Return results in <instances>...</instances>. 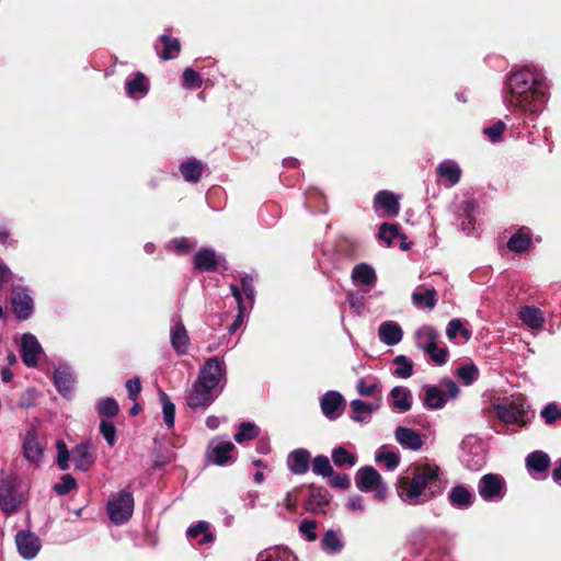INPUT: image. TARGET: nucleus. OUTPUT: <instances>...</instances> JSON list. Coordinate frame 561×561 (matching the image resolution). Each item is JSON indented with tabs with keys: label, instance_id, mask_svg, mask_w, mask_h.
Here are the masks:
<instances>
[{
	"label": "nucleus",
	"instance_id": "59",
	"mask_svg": "<svg viewBox=\"0 0 561 561\" xmlns=\"http://www.w3.org/2000/svg\"><path fill=\"white\" fill-rule=\"evenodd\" d=\"M504 129L505 124L503 122H497L493 126L484 128L483 131L491 141H497L501 138Z\"/></svg>",
	"mask_w": 561,
	"mask_h": 561
},
{
	"label": "nucleus",
	"instance_id": "19",
	"mask_svg": "<svg viewBox=\"0 0 561 561\" xmlns=\"http://www.w3.org/2000/svg\"><path fill=\"white\" fill-rule=\"evenodd\" d=\"M391 408L397 412L404 413L412 408V394L407 387L397 386L390 391Z\"/></svg>",
	"mask_w": 561,
	"mask_h": 561
},
{
	"label": "nucleus",
	"instance_id": "47",
	"mask_svg": "<svg viewBox=\"0 0 561 561\" xmlns=\"http://www.w3.org/2000/svg\"><path fill=\"white\" fill-rule=\"evenodd\" d=\"M160 39L164 45L161 58L164 60L175 58L180 53V42L169 35H162Z\"/></svg>",
	"mask_w": 561,
	"mask_h": 561
},
{
	"label": "nucleus",
	"instance_id": "10",
	"mask_svg": "<svg viewBox=\"0 0 561 561\" xmlns=\"http://www.w3.org/2000/svg\"><path fill=\"white\" fill-rule=\"evenodd\" d=\"M15 542L19 553L24 559H33L41 549V541L28 528L20 530L15 536Z\"/></svg>",
	"mask_w": 561,
	"mask_h": 561
},
{
	"label": "nucleus",
	"instance_id": "56",
	"mask_svg": "<svg viewBox=\"0 0 561 561\" xmlns=\"http://www.w3.org/2000/svg\"><path fill=\"white\" fill-rule=\"evenodd\" d=\"M100 432L110 446L116 442V427L112 422L103 420L100 424Z\"/></svg>",
	"mask_w": 561,
	"mask_h": 561
},
{
	"label": "nucleus",
	"instance_id": "30",
	"mask_svg": "<svg viewBox=\"0 0 561 561\" xmlns=\"http://www.w3.org/2000/svg\"><path fill=\"white\" fill-rule=\"evenodd\" d=\"M256 561H297V558L287 548L275 547L261 551Z\"/></svg>",
	"mask_w": 561,
	"mask_h": 561
},
{
	"label": "nucleus",
	"instance_id": "49",
	"mask_svg": "<svg viewBox=\"0 0 561 561\" xmlns=\"http://www.w3.org/2000/svg\"><path fill=\"white\" fill-rule=\"evenodd\" d=\"M312 471L314 474L321 477H331L333 473V468L330 463V460L327 456H317L312 460Z\"/></svg>",
	"mask_w": 561,
	"mask_h": 561
},
{
	"label": "nucleus",
	"instance_id": "63",
	"mask_svg": "<svg viewBox=\"0 0 561 561\" xmlns=\"http://www.w3.org/2000/svg\"><path fill=\"white\" fill-rule=\"evenodd\" d=\"M241 283H242V291L243 294L249 298V299H253V296H254V288H253V285H252V278L249 277V276H244L242 279H241Z\"/></svg>",
	"mask_w": 561,
	"mask_h": 561
},
{
	"label": "nucleus",
	"instance_id": "46",
	"mask_svg": "<svg viewBox=\"0 0 561 561\" xmlns=\"http://www.w3.org/2000/svg\"><path fill=\"white\" fill-rule=\"evenodd\" d=\"M159 398L162 403L164 423L168 427H172L174 425L175 407L165 392L160 391Z\"/></svg>",
	"mask_w": 561,
	"mask_h": 561
},
{
	"label": "nucleus",
	"instance_id": "48",
	"mask_svg": "<svg viewBox=\"0 0 561 561\" xmlns=\"http://www.w3.org/2000/svg\"><path fill=\"white\" fill-rule=\"evenodd\" d=\"M259 430L254 423L243 422L239 425V431L234 435V440L239 444L255 438Z\"/></svg>",
	"mask_w": 561,
	"mask_h": 561
},
{
	"label": "nucleus",
	"instance_id": "43",
	"mask_svg": "<svg viewBox=\"0 0 561 561\" xmlns=\"http://www.w3.org/2000/svg\"><path fill=\"white\" fill-rule=\"evenodd\" d=\"M456 375L465 385L469 386L477 380L479 376V369L474 364L468 363L461 365L457 369Z\"/></svg>",
	"mask_w": 561,
	"mask_h": 561
},
{
	"label": "nucleus",
	"instance_id": "41",
	"mask_svg": "<svg viewBox=\"0 0 561 561\" xmlns=\"http://www.w3.org/2000/svg\"><path fill=\"white\" fill-rule=\"evenodd\" d=\"M332 460L337 467H353L357 461V457L347 451L344 447H337L332 450Z\"/></svg>",
	"mask_w": 561,
	"mask_h": 561
},
{
	"label": "nucleus",
	"instance_id": "33",
	"mask_svg": "<svg viewBox=\"0 0 561 561\" xmlns=\"http://www.w3.org/2000/svg\"><path fill=\"white\" fill-rule=\"evenodd\" d=\"M550 465V459L542 451H534L526 458V466L530 472H545Z\"/></svg>",
	"mask_w": 561,
	"mask_h": 561
},
{
	"label": "nucleus",
	"instance_id": "64",
	"mask_svg": "<svg viewBox=\"0 0 561 561\" xmlns=\"http://www.w3.org/2000/svg\"><path fill=\"white\" fill-rule=\"evenodd\" d=\"M347 506L352 510H363V499L359 495L350 497Z\"/></svg>",
	"mask_w": 561,
	"mask_h": 561
},
{
	"label": "nucleus",
	"instance_id": "36",
	"mask_svg": "<svg viewBox=\"0 0 561 561\" xmlns=\"http://www.w3.org/2000/svg\"><path fill=\"white\" fill-rule=\"evenodd\" d=\"M377 462L383 463L388 470H394L400 462V455L393 450L388 449L387 446H382L375 456Z\"/></svg>",
	"mask_w": 561,
	"mask_h": 561
},
{
	"label": "nucleus",
	"instance_id": "17",
	"mask_svg": "<svg viewBox=\"0 0 561 561\" xmlns=\"http://www.w3.org/2000/svg\"><path fill=\"white\" fill-rule=\"evenodd\" d=\"M22 503V496L9 485L0 488V511L5 515L15 513Z\"/></svg>",
	"mask_w": 561,
	"mask_h": 561
},
{
	"label": "nucleus",
	"instance_id": "18",
	"mask_svg": "<svg viewBox=\"0 0 561 561\" xmlns=\"http://www.w3.org/2000/svg\"><path fill=\"white\" fill-rule=\"evenodd\" d=\"M396 440L404 448L419 450L423 446L421 435L412 428L398 426L394 432Z\"/></svg>",
	"mask_w": 561,
	"mask_h": 561
},
{
	"label": "nucleus",
	"instance_id": "62",
	"mask_svg": "<svg viewBox=\"0 0 561 561\" xmlns=\"http://www.w3.org/2000/svg\"><path fill=\"white\" fill-rule=\"evenodd\" d=\"M230 290H231V294L233 295V297L237 300L238 309H239V319H241L242 318V312H244V309H245V307L243 306V301H242L241 290L236 285H231L230 286Z\"/></svg>",
	"mask_w": 561,
	"mask_h": 561
},
{
	"label": "nucleus",
	"instance_id": "51",
	"mask_svg": "<svg viewBox=\"0 0 561 561\" xmlns=\"http://www.w3.org/2000/svg\"><path fill=\"white\" fill-rule=\"evenodd\" d=\"M98 411L101 415L113 417L118 413V404L112 398H105L99 401Z\"/></svg>",
	"mask_w": 561,
	"mask_h": 561
},
{
	"label": "nucleus",
	"instance_id": "8",
	"mask_svg": "<svg viewBox=\"0 0 561 561\" xmlns=\"http://www.w3.org/2000/svg\"><path fill=\"white\" fill-rule=\"evenodd\" d=\"M226 366L224 360H219L216 357L208 358L205 364L201 367L198 380L213 389H217L220 380L225 377Z\"/></svg>",
	"mask_w": 561,
	"mask_h": 561
},
{
	"label": "nucleus",
	"instance_id": "1",
	"mask_svg": "<svg viewBox=\"0 0 561 561\" xmlns=\"http://www.w3.org/2000/svg\"><path fill=\"white\" fill-rule=\"evenodd\" d=\"M442 476L440 468L434 462L415 463L398 478V496L410 505L426 503L443 493Z\"/></svg>",
	"mask_w": 561,
	"mask_h": 561
},
{
	"label": "nucleus",
	"instance_id": "22",
	"mask_svg": "<svg viewBox=\"0 0 561 561\" xmlns=\"http://www.w3.org/2000/svg\"><path fill=\"white\" fill-rule=\"evenodd\" d=\"M310 453L306 449H296L288 456L287 465L294 474H304L309 469Z\"/></svg>",
	"mask_w": 561,
	"mask_h": 561
},
{
	"label": "nucleus",
	"instance_id": "37",
	"mask_svg": "<svg viewBox=\"0 0 561 561\" xmlns=\"http://www.w3.org/2000/svg\"><path fill=\"white\" fill-rule=\"evenodd\" d=\"M412 301L416 307L433 309L437 301V293L434 288H428L424 293L414 291Z\"/></svg>",
	"mask_w": 561,
	"mask_h": 561
},
{
	"label": "nucleus",
	"instance_id": "39",
	"mask_svg": "<svg viewBox=\"0 0 561 561\" xmlns=\"http://www.w3.org/2000/svg\"><path fill=\"white\" fill-rule=\"evenodd\" d=\"M322 549L328 553H335L343 547V541L337 531L329 529L321 541Z\"/></svg>",
	"mask_w": 561,
	"mask_h": 561
},
{
	"label": "nucleus",
	"instance_id": "55",
	"mask_svg": "<svg viewBox=\"0 0 561 561\" xmlns=\"http://www.w3.org/2000/svg\"><path fill=\"white\" fill-rule=\"evenodd\" d=\"M431 360L436 365H444L448 359V350L446 347L438 346V343L430 348V351H425Z\"/></svg>",
	"mask_w": 561,
	"mask_h": 561
},
{
	"label": "nucleus",
	"instance_id": "5",
	"mask_svg": "<svg viewBox=\"0 0 561 561\" xmlns=\"http://www.w3.org/2000/svg\"><path fill=\"white\" fill-rule=\"evenodd\" d=\"M107 512L115 524L128 522L134 512V497L129 492L121 491L108 499Z\"/></svg>",
	"mask_w": 561,
	"mask_h": 561
},
{
	"label": "nucleus",
	"instance_id": "23",
	"mask_svg": "<svg viewBox=\"0 0 561 561\" xmlns=\"http://www.w3.org/2000/svg\"><path fill=\"white\" fill-rule=\"evenodd\" d=\"M194 266L198 271H215L219 264L216 252L213 249H202L194 255Z\"/></svg>",
	"mask_w": 561,
	"mask_h": 561
},
{
	"label": "nucleus",
	"instance_id": "44",
	"mask_svg": "<svg viewBox=\"0 0 561 561\" xmlns=\"http://www.w3.org/2000/svg\"><path fill=\"white\" fill-rule=\"evenodd\" d=\"M531 243L530 237L524 232H517L511 237L507 247L513 252H524L529 249Z\"/></svg>",
	"mask_w": 561,
	"mask_h": 561
},
{
	"label": "nucleus",
	"instance_id": "40",
	"mask_svg": "<svg viewBox=\"0 0 561 561\" xmlns=\"http://www.w3.org/2000/svg\"><path fill=\"white\" fill-rule=\"evenodd\" d=\"M446 335L449 340H456L458 336H461L462 341L467 342L471 337V332L465 328L461 320L453 319L448 323Z\"/></svg>",
	"mask_w": 561,
	"mask_h": 561
},
{
	"label": "nucleus",
	"instance_id": "11",
	"mask_svg": "<svg viewBox=\"0 0 561 561\" xmlns=\"http://www.w3.org/2000/svg\"><path fill=\"white\" fill-rule=\"evenodd\" d=\"M43 353V348L37 341L36 336L31 333H25L21 337V357L27 367L37 365L38 357Z\"/></svg>",
	"mask_w": 561,
	"mask_h": 561
},
{
	"label": "nucleus",
	"instance_id": "2",
	"mask_svg": "<svg viewBox=\"0 0 561 561\" xmlns=\"http://www.w3.org/2000/svg\"><path fill=\"white\" fill-rule=\"evenodd\" d=\"M507 103L527 113L540 111L547 100L543 76L535 68L525 67L511 75L507 81Z\"/></svg>",
	"mask_w": 561,
	"mask_h": 561
},
{
	"label": "nucleus",
	"instance_id": "50",
	"mask_svg": "<svg viewBox=\"0 0 561 561\" xmlns=\"http://www.w3.org/2000/svg\"><path fill=\"white\" fill-rule=\"evenodd\" d=\"M393 363L398 366L394 375L400 378H409L413 373L412 362L404 355H399L394 358Z\"/></svg>",
	"mask_w": 561,
	"mask_h": 561
},
{
	"label": "nucleus",
	"instance_id": "27",
	"mask_svg": "<svg viewBox=\"0 0 561 561\" xmlns=\"http://www.w3.org/2000/svg\"><path fill=\"white\" fill-rule=\"evenodd\" d=\"M524 324L530 329H541L545 324V317L540 309L533 306H525L519 311Z\"/></svg>",
	"mask_w": 561,
	"mask_h": 561
},
{
	"label": "nucleus",
	"instance_id": "28",
	"mask_svg": "<svg viewBox=\"0 0 561 561\" xmlns=\"http://www.w3.org/2000/svg\"><path fill=\"white\" fill-rule=\"evenodd\" d=\"M148 90V80L141 72H137L133 79L126 81V92L133 99L145 96Z\"/></svg>",
	"mask_w": 561,
	"mask_h": 561
},
{
	"label": "nucleus",
	"instance_id": "52",
	"mask_svg": "<svg viewBox=\"0 0 561 561\" xmlns=\"http://www.w3.org/2000/svg\"><path fill=\"white\" fill-rule=\"evenodd\" d=\"M126 534L130 537H141V539H136V545H151L154 543V533L151 528H136L135 531H126Z\"/></svg>",
	"mask_w": 561,
	"mask_h": 561
},
{
	"label": "nucleus",
	"instance_id": "13",
	"mask_svg": "<svg viewBox=\"0 0 561 561\" xmlns=\"http://www.w3.org/2000/svg\"><path fill=\"white\" fill-rule=\"evenodd\" d=\"M12 308L20 320H26L33 312V299L24 289H13Z\"/></svg>",
	"mask_w": 561,
	"mask_h": 561
},
{
	"label": "nucleus",
	"instance_id": "38",
	"mask_svg": "<svg viewBox=\"0 0 561 561\" xmlns=\"http://www.w3.org/2000/svg\"><path fill=\"white\" fill-rule=\"evenodd\" d=\"M379 387H380V383L375 378H369V379L360 378L357 381L356 390L359 396H363V397H376L377 396L378 399L380 400V394L378 393Z\"/></svg>",
	"mask_w": 561,
	"mask_h": 561
},
{
	"label": "nucleus",
	"instance_id": "29",
	"mask_svg": "<svg viewBox=\"0 0 561 561\" xmlns=\"http://www.w3.org/2000/svg\"><path fill=\"white\" fill-rule=\"evenodd\" d=\"M190 339L181 321L176 322L171 329V344L179 354H184L187 350Z\"/></svg>",
	"mask_w": 561,
	"mask_h": 561
},
{
	"label": "nucleus",
	"instance_id": "61",
	"mask_svg": "<svg viewBox=\"0 0 561 561\" xmlns=\"http://www.w3.org/2000/svg\"><path fill=\"white\" fill-rule=\"evenodd\" d=\"M126 388L128 390V397L130 400H136L137 396L141 390V385L139 378L129 379L126 382Z\"/></svg>",
	"mask_w": 561,
	"mask_h": 561
},
{
	"label": "nucleus",
	"instance_id": "57",
	"mask_svg": "<svg viewBox=\"0 0 561 561\" xmlns=\"http://www.w3.org/2000/svg\"><path fill=\"white\" fill-rule=\"evenodd\" d=\"M183 84L187 89L199 88L202 85L201 76L191 68H186L183 72Z\"/></svg>",
	"mask_w": 561,
	"mask_h": 561
},
{
	"label": "nucleus",
	"instance_id": "14",
	"mask_svg": "<svg viewBox=\"0 0 561 561\" xmlns=\"http://www.w3.org/2000/svg\"><path fill=\"white\" fill-rule=\"evenodd\" d=\"M343 397L336 391H329L321 398L322 413L330 420L337 419L342 413Z\"/></svg>",
	"mask_w": 561,
	"mask_h": 561
},
{
	"label": "nucleus",
	"instance_id": "6",
	"mask_svg": "<svg viewBox=\"0 0 561 561\" xmlns=\"http://www.w3.org/2000/svg\"><path fill=\"white\" fill-rule=\"evenodd\" d=\"M505 479L495 473L482 476L478 482V493L485 502H499L506 494Z\"/></svg>",
	"mask_w": 561,
	"mask_h": 561
},
{
	"label": "nucleus",
	"instance_id": "7",
	"mask_svg": "<svg viewBox=\"0 0 561 561\" xmlns=\"http://www.w3.org/2000/svg\"><path fill=\"white\" fill-rule=\"evenodd\" d=\"M496 414L501 421L507 424L524 425L526 423V404L523 399L516 398L497 404Z\"/></svg>",
	"mask_w": 561,
	"mask_h": 561
},
{
	"label": "nucleus",
	"instance_id": "34",
	"mask_svg": "<svg viewBox=\"0 0 561 561\" xmlns=\"http://www.w3.org/2000/svg\"><path fill=\"white\" fill-rule=\"evenodd\" d=\"M379 405V399L375 403H367L358 399L353 400L351 402V409L353 412L352 419L356 422H363L365 420V415H368L377 410Z\"/></svg>",
	"mask_w": 561,
	"mask_h": 561
},
{
	"label": "nucleus",
	"instance_id": "32",
	"mask_svg": "<svg viewBox=\"0 0 561 561\" xmlns=\"http://www.w3.org/2000/svg\"><path fill=\"white\" fill-rule=\"evenodd\" d=\"M204 165L196 159H188L180 167V171L187 182L199 181L203 173Z\"/></svg>",
	"mask_w": 561,
	"mask_h": 561
},
{
	"label": "nucleus",
	"instance_id": "60",
	"mask_svg": "<svg viewBox=\"0 0 561 561\" xmlns=\"http://www.w3.org/2000/svg\"><path fill=\"white\" fill-rule=\"evenodd\" d=\"M330 484L337 489H347L351 485V481L347 474L339 473L331 476Z\"/></svg>",
	"mask_w": 561,
	"mask_h": 561
},
{
	"label": "nucleus",
	"instance_id": "58",
	"mask_svg": "<svg viewBox=\"0 0 561 561\" xmlns=\"http://www.w3.org/2000/svg\"><path fill=\"white\" fill-rule=\"evenodd\" d=\"M541 416L550 424L561 416V411L554 403H550L541 411Z\"/></svg>",
	"mask_w": 561,
	"mask_h": 561
},
{
	"label": "nucleus",
	"instance_id": "16",
	"mask_svg": "<svg viewBox=\"0 0 561 561\" xmlns=\"http://www.w3.org/2000/svg\"><path fill=\"white\" fill-rule=\"evenodd\" d=\"M447 497L454 507L460 510L470 507L476 499L474 493L462 484L453 486Z\"/></svg>",
	"mask_w": 561,
	"mask_h": 561
},
{
	"label": "nucleus",
	"instance_id": "42",
	"mask_svg": "<svg viewBox=\"0 0 561 561\" xmlns=\"http://www.w3.org/2000/svg\"><path fill=\"white\" fill-rule=\"evenodd\" d=\"M186 538L197 545L208 543L214 540L209 528H187Z\"/></svg>",
	"mask_w": 561,
	"mask_h": 561
},
{
	"label": "nucleus",
	"instance_id": "9",
	"mask_svg": "<svg viewBox=\"0 0 561 561\" xmlns=\"http://www.w3.org/2000/svg\"><path fill=\"white\" fill-rule=\"evenodd\" d=\"M216 390L196 380L186 397V403L191 409H206L216 399Z\"/></svg>",
	"mask_w": 561,
	"mask_h": 561
},
{
	"label": "nucleus",
	"instance_id": "53",
	"mask_svg": "<svg viewBox=\"0 0 561 561\" xmlns=\"http://www.w3.org/2000/svg\"><path fill=\"white\" fill-rule=\"evenodd\" d=\"M56 448H57V465L60 470L65 471L69 468L70 453L67 448L66 443L60 439L57 440Z\"/></svg>",
	"mask_w": 561,
	"mask_h": 561
},
{
	"label": "nucleus",
	"instance_id": "26",
	"mask_svg": "<svg viewBox=\"0 0 561 561\" xmlns=\"http://www.w3.org/2000/svg\"><path fill=\"white\" fill-rule=\"evenodd\" d=\"M352 279L356 286H374L376 283L375 270L367 264H359L353 268Z\"/></svg>",
	"mask_w": 561,
	"mask_h": 561
},
{
	"label": "nucleus",
	"instance_id": "24",
	"mask_svg": "<svg viewBox=\"0 0 561 561\" xmlns=\"http://www.w3.org/2000/svg\"><path fill=\"white\" fill-rule=\"evenodd\" d=\"M415 339L416 346L425 352L438 343L439 334L434 328L425 325L416 331Z\"/></svg>",
	"mask_w": 561,
	"mask_h": 561
},
{
	"label": "nucleus",
	"instance_id": "21",
	"mask_svg": "<svg viewBox=\"0 0 561 561\" xmlns=\"http://www.w3.org/2000/svg\"><path fill=\"white\" fill-rule=\"evenodd\" d=\"M72 461L79 470L87 471L94 463V456L90 450L89 443L77 445L71 451Z\"/></svg>",
	"mask_w": 561,
	"mask_h": 561
},
{
	"label": "nucleus",
	"instance_id": "31",
	"mask_svg": "<svg viewBox=\"0 0 561 561\" xmlns=\"http://www.w3.org/2000/svg\"><path fill=\"white\" fill-rule=\"evenodd\" d=\"M54 381L61 394H68L71 391L73 383V377L70 369L66 366L58 367L54 374Z\"/></svg>",
	"mask_w": 561,
	"mask_h": 561
},
{
	"label": "nucleus",
	"instance_id": "4",
	"mask_svg": "<svg viewBox=\"0 0 561 561\" xmlns=\"http://www.w3.org/2000/svg\"><path fill=\"white\" fill-rule=\"evenodd\" d=\"M356 486L364 492H373L374 497L383 501L387 496V485L380 473L373 467L360 468L355 477Z\"/></svg>",
	"mask_w": 561,
	"mask_h": 561
},
{
	"label": "nucleus",
	"instance_id": "35",
	"mask_svg": "<svg viewBox=\"0 0 561 561\" xmlns=\"http://www.w3.org/2000/svg\"><path fill=\"white\" fill-rule=\"evenodd\" d=\"M437 172H438L439 176L448 180L450 185L457 184L460 180L461 170H460L459 165L454 161H450V160L443 161L438 165Z\"/></svg>",
	"mask_w": 561,
	"mask_h": 561
},
{
	"label": "nucleus",
	"instance_id": "15",
	"mask_svg": "<svg viewBox=\"0 0 561 561\" xmlns=\"http://www.w3.org/2000/svg\"><path fill=\"white\" fill-rule=\"evenodd\" d=\"M234 445L231 442H213L208 447V457L214 463L224 466L232 460Z\"/></svg>",
	"mask_w": 561,
	"mask_h": 561
},
{
	"label": "nucleus",
	"instance_id": "45",
	"mask_svg": "<svg viewBox=\"0 0 561 561\" xmlns=\"http://www.w3.org/2000/svg\"><path fill=\"white\" fill-rule=\"evenodd\" d=\"M399 226L396 224H382L379 227L378 239L383 241L387 247H390L396 238H399Z\"/></svg>",
	"mask_w": 561,
	"mask_h": 561
},
{
	"label": "nucleus",
	"instance_id": "3",
	"mask_svg": "<svg viewBox=\"0 0 561 561\" xmlns=\"http://www.w3.org/2000/svg\"><path fill=\"white\" fill-rule=\"evenodd\" d=\"M423 404L431 410H439L448 400L458 397L460 389L451 379H442L436 386H424Z\"/></svg>",
	"mask_w": 561,
	"mask_h": 561
},
{
	"label": "nucleus",
	"instance_id": "25",
	"mask_svg": "<svg viewBox=\"0 0 561 561\" xmlns=\"http://www.w3.org/2000/svg\"><path fill=\"white\" fill-rule=\"evenodd\" d=\"M375 205L382 208L391 217L397 216L400 210L397 196L388 191H381L376 195Z\"/></svg>",
	"mask_w": 561,
	"mask_h": 561
},
{
	"label": "nucleus",
	"instance_id": "12",
	"mask_svg": "<svg viewBox=\"0 0 561 561\" xmlns=\"http://www.w3.org/2000/svg\"><path fill=\"white\" fill-rule=\"evenodd\" d=\"M23 455L27 461L37 466L44 456V447L38 440L35 430H28L23 440Z\"/></svg>",
	"mask_w": 561,
	"mask_h": 561
},
{
	"label": "nucleus",
	"instance_id": "54",
	"mask_svg": "<svg viewBox=\"0 0 561 561\" xmlns=\"http://www.w3.org/2000/svg\"><path fill=\"white\" fill-rule=\"evenodd\" d=\"M77 486L76 479L70 474H64L59 482L54 485V490L59 495L69 493Z\"/></svg>",
	"mask_w": 561,
	"mask_h": 561
},
{
	"label": "nucleus",
	"instance_id": "20",
	"mask_svg": "<svg viewBox=\"0 0 561 561\" xmlns=\"http://www.w3.org/2000/svg\"><path fill=\"white\" fill-rule=\"evenodd\" d=\"M378 336L382 343L392 346L402 340L403 332L397 322L386 321L379 325Z\"/></svg>",
	"mask_w": 561,
	"mask_h": 561
}]
</instances>
